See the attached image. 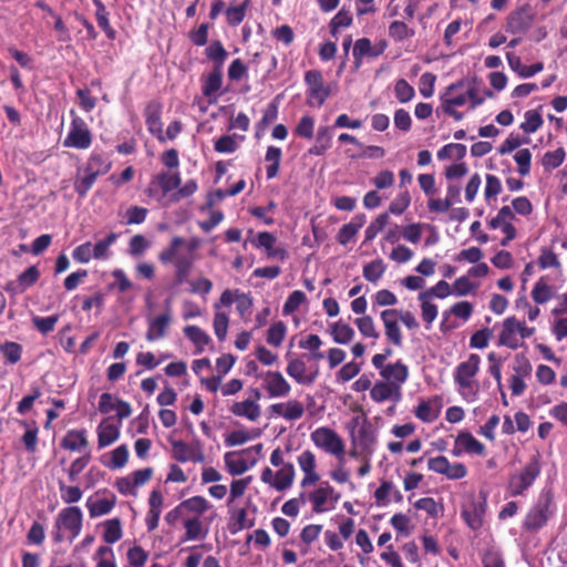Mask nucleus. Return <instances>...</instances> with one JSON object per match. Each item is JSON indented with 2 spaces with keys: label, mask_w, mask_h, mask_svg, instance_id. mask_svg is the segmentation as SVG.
Listing matches in <instances>:
<instances>
[{
  "label": "nucleus",
  "mask_w": 567,
  "mask_h": 567,
  "mask_svg": "<svg viewBox=\"0 0 567 567\" xmlns=\"http://www.w3.org/2000/svg\"><path fill=\"white\" fill-rule=\"evenodd\" d=\"M311 442L320 450L341 458L344 454V442L332 429L320 426L311 432Z\"/></svg>",
  "instance_id": "39448f33"
},
{
  "label": "nucleus",
  "mask_w": 567,
  "mask_h": 567,
  "mask_svg": "<svg viewBox=\"0 0 567 567\" xmlns=\"http://www.w3.org/2000/svg\"><path fill=\"white\" fill-rule=\"evenodd\" d=\"M223 71L213 70L202 78V93L210 104H215L220 96Z\"/></svg>",
  "instance_id": "6ab92c4d"
},
{
  "label": "nucleus",
  "mask_w": 567,
  "mask_h": 567,
  "mask_svg": "<svg viewBox=\"0 0 567 567\" xmlns=\"http://www.w3.org/2000/svg\"><path fill=\"white\" fill-rule=\"evenodd\" d=\"M96 567H117L114 551L109 546H100L94 555Z\"/></svg>",
  "instance_id": "e2e57ef3"
},
{
  "label": "nucleus",
  "mask_w": 567,
  "mask_h": 567,
  "mask_svg": "<svg viewBox=\"0 0 567 567\" xmlns=\"http://www.w3.org/2000/svg\"><path fill=\"white\" fill-rule=\"evenodd\" d=\"M442 399L434 395L427 400H421L414 410L415 416L424 423L434 422L441 413Z\"/></svg>",
  "instance_id": "aec40b11"
},
{
  "label": "nucleus",
  "mask_w": 567,
  "mask_h": 567,
  "mask_svg": "<svg viewBox=\"0 0 567 567\" xmlns=\"http://www.w3.org/2000/svg\"><path fill=\"white\" fill-rule=\"evenodd\" d=\"M82 525L83 513L80 507L69 506L61 509L54 519L53 540L61 543L69 538L72 542L80 535Z\"/></svg>",
  "instance_id": "f03ea898"
},
{
  "label": "nucleus",
  "mask_w": 567,
  "mask_h": 567,
  "mask_svg": "<svg viewBox=\"0 0 567 567\" xmlns=\"http://www.w3.org/2000/svg\"><path fill=\"white\" fill-rule=\"evenodd\" d=\"M381 377L384 379V381L392 383L393 385L398 386L399 390H401V385L406 381L409 377V370L404 363L398 361L395 363L388 364L384 371H382Z\"/></svg>",
  "instance_id": "393cba45"
},
{
  "label": "nucleus",
  "mask_w": 567,
  "mask_h": 567,
  "mask_svg": "<svg viewBox=\"0 0 567 567\" xmlns=\"http://www.w3.org/2000/svg\"><path fill=\"white\" fill-rule=\"evenodd\" d=\"M111 168V163L104 158L101 154H91L87 159L86 169L90 173H94L95 176L106 174Z\"/></svg>",
  "instance_id": "de8ad7c7"
},
{
  "label": "nucleus",
  "mask_w": 567,
  "mask_h": 567,
  "mask_svg": "<svg viewBox=\"0 0 567 567\" xmlns=\"http://www.w3.org/2000/svg\"><path fill=\"white\" fill-rule=\"evenodd\" d=\"M305 497L312 504L315 513H323L334 507L339 501V495L334 493L333 487L328 482H322L320 485L308 493Z\"/></svg>",
  "instance_id": "9b49d317"
},
{
  "label": "nucleus",
  "mask_w": 567,
  "mask_h": 567,
  "mask_svg": "<svg viewBox=\"0 0 567 567\" xmlns=\"http://www.w3.org/2000/svg\"><path fill=\"white\" fill-rule=\"evenodd\" d=\"M473 313V305L468 301H460L453 305L449 310L444 311L443 318L444 321L449 319L450 315H454L455 317L461 318L466 321Z\"/></svg>",
  "instance_id": "6e6d98bb"
},
{
  "label": "nucleus",
  "mask_w": 567,
  "mask_h": 567,
  "mask_svg": "<svg viewBox=\"0 0 567 567\" xmlns=\"http://www.w3.org/2000/svg\"><path fill=\"white\" fill-rule=\"evenodd\" d=\"M172 190L169 172H161L152 177L146 194L156 202L162 203Z\"/></svg>",
  "instance_id": "412c9836"
},
{
  "label": "nucleus",
  "mask_w": 567,
  "mask_h": 567,
  "mask_svg": "<svg viewBox=\"0 0 567 567\" xmlns=\"http://www.w3.org/2000/svg\"><path fill=\"white\" fill-rule=\"evenodd\" d=\"M352 442L361 450V453H364L368 457L374 453L377 434L368 421H364L358 430V433L352 435Z\"/></svg>",
  "instance_id": "a211bd4d"
},
{
  "label": "nucleus",
  "mask_w": 567,
  "mask_h": 567,
  "mask_svg": "<svg viewBox=\"0 0 567 567\" xmlns=\"http://www.w3.org/2000/svg\"><path fill=\"white\" fill-rule=\"evenodd\" d=\"M365 223V216L363 214L355 215L352 220L348 224H344L337 235V240L340 245L346 246L350 240H352L360 228Z\"/></svg>",
  "instance_id": "7c9ffc66"
},
{
  "label": "nucleus",
  "mask_w": 567,
  "mask_h": 567,
  "mask_svg": "<svg viewBox=\"0 0 567 567\" xmlns=\"http://www.w3.org/2000/svg\"><path fill=\"white\" fill-rule=\"evenodd\" d=\"M519 331V321L515 317H508L503 321V329L499 333L498 346H505L509 349H517L519 342L517 334Z\"/></svg>",
  "instance_id": "4be33fe9"
},
{
  "label": "nucleus",
  "mask_w": 567,
  "mask_h": 567,
  "mask_svg": "<svg viewBox=\"0 0 567 567\" xmlns=\"http://www.w3.org/2000/svg\"><path fill=\"white\" fill-rule=\"evenodd\" d=\"M540 473V465L536 457L528 462L524 468L511 476L508 488L512 496L522 495L535 482Z\"/></svg>",
  "instance_id": "1a4fd4ad"
},
{
  "label": "nucleus",
  "mask_w": 567,
  "mask_h": 567,
  "mask_svg": "<svg viewBox=\"0 0 567 567\" xmlns=\"http://www.w3.org/2000/svg\"><path fill=\"white\" fill-rule=\"evenodd\" d=\"M394 95L401 103H408L414 97L415 91L404 79H400L394 84Z\"/></svg>",
  "instance_id": "69168bd1"
},
{
  "label": "nucleus",
  "mask_w": 567,
  "mask_h": 567,
  "mask_svg": "<svg viewBox=\"0 0 567 567\" xmlns=\"http://www.w3.org/2000/svg\"><path fill=\"white\" fill-rule=\"evenodd\" d=\"M533 24V14L528 7L513 11L506 22L505 30L512 34H524Z\"/></svg>",
  "instance_id": "ddd939ff"
},
{
  "label": "nucleus",
  "mask_w": 567,
  "mask_h": 567,
  "mask_svg": "<svg viewBox=\"0 0 567 567\" xmlns=\"http://www.w3.org/2000/svg\"><path fill=\"white\" fill-rule=\"evenodd\" d=\"M184 333L195 344L196 353L203 352L205 347L212 341L210 337L197 326L185 327Z\"/></svg>",
  "instance_id": "58836bf2"
},
{
  "label": "nucleus",
  "mask_w": 567,
  "mask_h": 567,
  "mask_svg": "<svg viewBox=\"0 0 567 567\" xmlns=\"http://www.w3.org/2000/svg\"><path fill=\"white\" fill-rule=\"evenodd\" d=\"M145 121L151 134L164 143L163 123L161 121V107L157 104H150L145 111Z\"/></svg>",
  "instance_id": "b1692460"
},
{
  "label": "nucleus",
  "mask_w": 567,
  "mask_h": 567,
  "mask_svg": "<svg viewBox=\"0 0 567 567\" xmlns=\"http://www.w3.org/2000/svg\"><path fill=\"white\" fill-rule=\"evenodd\" d=\"M386 339L395 347L403 346V337L399 326L398 309H385L380 315Z\"/></svg>",
  "instance_id": "2eb2a0df"
},
{
  "label": "nucleus",
  "mask_w": 567,
  "mask_h": 567,
  "mask_svg": "<svg viewBox=\"0 0 567 567\" xmlns=\"http://www.w3.org/2000/svg\"><path fill=\"white\" fill-rule=\"evenodd\" d=\"M72 121L68 135L63 140V146L68 148L87 150L92 145V133L86 122L71 111Z\"/></svg>",
  "instance_id": "20e7f679"
},
{
  "label": "nucleus",
  "mask_w": 567,
  "mask_h": 567,
  "mask_svg": "<svg viewBox=\"0 0 567 567\" xmlns=\"http://www.w3.org/2000/svg\"><path fill=\"white\" fill-rule=\"evenodd\" d=\"M481 357L476 353L470 354L466 361L461 362L454 371V382L458 386L461 395L468 402L476 400L478 383L474 380L480 371Z\"/></svg>",
  "instance_id": "f257e3e1"
},
{
  "label": "nucleus",
  "mask_w": 567,
  "mask_h": 567,
  "mask_svg": "<svg viewBox=\"0 0 567 567\" xmlns=\"http://www.w3.org/2000/svg\"><path fill=\"white\" fill-rule=\"evenodd\" d=\"M506 59L508 61L509 68L520 78H532L544 69V64L542 62H537L532 65H524L520 61V58L513 52H507Z\"/></svg>",
  "instance_id": "cd10ccee"
},
{
  "label": "nucleus",
  "mask_w": 567,
  "mask_h": 567,
  "mask_svg": "<svg viewBox=\"0 0 567 567\" xmlns=\"http://www.w3.org/2000/svg\"><path fill=\"white\" fill-rule=\"evenodd\" d=\"M389 35L395 41H403L414 35V30L409 28L404 21L394 20L389 25Z\"/></svg>",
  "instance_id": "3c124183"
},
{
  "label": "nucleus",
  "mask_w": 567,
  "mask_h": 567,
  "mask_svg": "<svg viewBox=\"0 0 567 567\" xmlns=\"http://www.w3.org/2000/svg\"><path fill=\"white\" fill-rule=\"evenodd\" d=\"M239 147L236 135H223L215 141L214 150L221 154L235 153Z\"/></svg>",
  "instance_id": "bf43d9fd"
},
{
  "label": "nucleus",
  "mask_w": 567,
  "mask_h": 567,
  "mask_svg": "<svg viewBox=\"0 0 567 567\" xmlns=\"http://www.w3.org/2000/svg\"><path fill=\"white\" fill-rule=\"evenodd\" d=\"M467 85L465 80L450 84L440 96L442 105L456 107L465 105L468 100Z\"/></svg>",
  "instance_id": "4468645a"
},
{
  "label": "nucleus",
  "mask_w": 567,
  "mask_h": 567,
  "mask_svg": "<svg viewBox=\"0 0 567 567\" xmlns=\"http://www.w3.org/2000/svg\"><path fill=\"white\" fill-rule=\"evenodd\" d=\"M264 383L270 398H285L291 391V385L278 371H268L264 377Z\"/></svg>",
  "instance_id": "f3484780"
},
{
  "label": "nucleus",
  "mask_w": 567,
  "mask_h": 567,
  "mask_svg": "<svg viewBox=\"0 0 567 567\" xmlns=\"http://www.w3.org/2000/svg\"><path fill=\"white\" fill-rule=\"evenodd\" d=\"M172 455L179 463H203L205 461L204 447L200 441L186 443L182 440H172Z\"/></svg>",
  "instance_id": "9d476101"
},
{
  "label": "nucleus",
  "mask_w": 567,
  "mask_h": 567,
  "mask_svg": "<svg viewBox=\"0 0 567 567\" xmlns=\"http://www.w3.org/2000/svg\"><path fill=\"white\" fill-rule=\"evenodd\" d=\"M195 257L193 255H179L175 258V280L177 285L184 284L193 268Z\"/></svg>",
  "instance_id": "c9c22d12"
},
{
  "label": "nucleus",
  "mask_w": 567,
  "mask_h": 567,
  "mask_svg": "<svg viewBox=\"0 0 567 567\" xmlns=\"http://www.w3.org/2000/svg\"><path fill=\"white\" fill-rule=\"evenodd\" d=\"M230 411L237 416H244L250 421H256L260 416V406L252 400L236 402Z\"/></svg>",
  "instance_id": "f704fd0d"
},
{
  "label": "nucleus",
  "mask_w": 567,
  "mask_h": 567,
  "mask_svg": "<svg viewBox=\"0 0 567 567\" xmlns=\"http://www.w3.org/2000/svg\"><path fill=\"white\" fill-rule=\"evenodd\" d=\"M360 333L365 338H372L377 340L379 332L375 330L374 321L370 316H363L354 320Z\"/></svg>",
  "instance_id": "052dcab7"
},
{
  "label": "nucleus",
  "mask_w": 567,
  "mask_h": 567,
  "mask_svg": "<svg viewBox=\"0 0 567 567\" xmlns=\"http://www.w3.org/2000/svg\"><path fill=\"white\" fill-rule=\"evenodd\" d=\"M465 155L466 146L458 143L446 144L437 152V158L440 161L462 159Z\"/></svg>",
  "instance_id": "09e8293b"
},
{
  "label": "nucleus",
  "mask_w": 567,
  "mask_h": 567,
  "mask_svg": "<svg viewBox=\"0 0 567 567\" xmlns=\"http://www.w3.org/2000/svg\"><path fill=\"white\" fill-rule=\"evenodd\" d=\"M450 295H452V289L449 282H446L445 280H440L435 286L420 292L417 299H433L434 297L443 299L449 297Z\"/></svg>",
  "instance_id": "8fccbe9b"
},
{
  "label": "nucleus",
  "mask_w": 567,
  "mask_h": 567,
  "mask_svg": "<svg viewBox=\"0 0 567 567\" xmlns=\"http://www.w3.org/2000/svg\"><path fill=\"white\" fill-rule=\"evenodd\" d=\"M307 358L308 355L305 353L297 357L290 353L286 354L288 361L286 372L300 385H311L319 375V368L317 365H308Z\"/></svg>",
  "instance_id": "7ed1b4c3"
},
{
  "label": "nucleus",
  "mask_w": 567,
  "mask_h": 567,
  "mask_svg": "<svg viewBox=\"0 0 567 567\" xmlns=\"http://www.w3.org/2000/svg\"><path fill=\"white\" fill-rule=\"evenodd\" d=\"M206 56L214 61L215 68L214 70H221L223 64L228 55L227 51L223 47L220 41L212 42L205 50Z\"/></svg>",
  "instance_id": "37998d69"
},
{
  "label": "nucleus",
  "mask_w": 567,
  "mask_h": 567,
  "mask_svg": "<svg viewBox=\"0 0 567 567\" xmlns=\"http://www.w3.org/2000/svg\"><path fill=\"white\" fill-rule=\"evenodd\" d=\"M61 498L65 504H74L81 501L83 492L79 486L66 485L59 481Z\"/></svg>",
  "instance_id": "13d9d810"
},
{
  "label": "nucleus",
  "mask_w": 567,
  "mask_h": 567,
  "mask_svg": "<svg viewBox=\"0 0 567 567\" xmlns=\"http://www.w3.org/2000/svg\"><path fill=\"white\" fill-rule=\"evenodd\" d=\"M330 333L333 341L339 344L350 343L355 334L354 330L342 320L330 324Z\"/></svg>",
  "instance_id": "e433bc0d"
},
{
  "label": "nucleus",
  "mask_w": 567,
  "mask_h": 567,
  "mask_svg": "<svg viewBox=\"0 0 567 567\" xmlns=\"http://www.w3.org/2000/svg\"><path fill=\"white\" fill-rule=\"evenodd\" d=\"M272 414L285 419L288 422L300 420L305 414L303 403L291 399L286 402L275 403L270 405Z\"/></svg>",
  "instance_id": "dca6fc26"
},
{
  "label": "nucleus",
  "mask_w": 567,
  "mask_h": 567,
  "mask_svg": "<svg viewBox=\"0 0 567 567\" xmlns=\"http://www.w3.org/2000/svg\"><path fill=\"white\" fill-rule=\"evenodd\" d=\"M553 499L549 493L543 494L538 502L527 513L523 527L529 532H536L546 525L553 515Z\"/></svg>",
  "instance_id": "0eeeda50"
},
{
  "label": "nucleus",
  "mask_w": 567,
  "mask_h": 567,
  "mask_svg": "<svg viewBox=\"0 0 567 567\" xmlns=\"http://www.w3.org/2000/svg\"><path fill=\"white\" fill-rule=\"evenodd\" d=\"M352 54L355 63L359 65L363 56L375 58L380 52L373 49L372 43L368 38H361L354 43Z\"/></svg>",
  "instance_id": "c03bdc74"
},
{
  "label": "nucleus",
  "mask_w": 567,
  "mask_h": 567,
  "mask_svg": "<svg viewBox=\"0 0 567 567\" xmlns=\"http://www.w3.org/2000/svg\"><path fill=\"white\" fill-rule=\"evenodd\" d=\"M566 158V152L563 147H558L553 152H546L543 157V166L546 169H555L559 167Z\"/></svg>",
  "instance_id": "0e129e2a"
},
{
  "label": "nucleus",
  "mask_w": 567,
  "mask_h": 567,
  "mask_svg": "<svg viewBox=\"0 0 567 567\" xmlns=\"http://www.w3.org/2000/svg\"><path fill=\"white\" fill-rule=\"evenodd\" d=\"M209 508V503L203 496H193L179 504L176 509H187L197 514H203Z\"/></svg>",
  "instance_id": "4d7b16f0"
},
{
  "label": "nucleus",
  "mask_w": 567,
  "mask_h": 567,
  "mask_svg": "<svg viewBox=\"0 0 567 567\" xmlns=\"http://www.w3.org/2000/svg\"><path fill=\"white\" fill-rule=\"evenodd\" d=\"M353 18L350 10L342 8L330 21V32L333 37H337L340 28H347L352 24Z\"/></svg>",
  "instance_id": "864d4df0"
},
{
  "label": "nucleus",
  "mask_w": 567,
  "mask_h": 567,
  "mask_svg": "<svg viewBox=\"0 0 567 567\" xmlns=\"http://www.w3.org/2000/svg\"><path fill=\"white\" fill-rule=\"evenodd\" d=\"M123 536L120 518H112L104 522L103 539L107 544L118 542Z\"/></svg>",
  "instance_id": "a18cd8bd"
},
{
  "label": "nucleus",
  "mask_w": 567,
  "mask_h": 567,
  "mask_svg": "<svg viewBox=\"0 0 567 567\" xmlns=\"http://www.w3.org/2000/svg\"><path fill=\"white\" fill-rule=\"evenodd\" d=\"M281 156H282V152L279 147L268 146L266 155H265V161L270 163L266 169L268 179H272L278 175Z\"/></svg>",
  "instance_id": "79ce46f5"
},
{
  "label": "nucleus",
  "mask_w": 567,
  "mask_h": 567,
  "mask_svg": "<svg viewBox=\"0 0 567 567\" xmlns=\"http://www.w3.org/2000/svg\"><path fill=\"white\" fill-rule=\"evenodd\" d=\"M89 442L84 430H71L61 441V446L72 452H80L87 446Z\"/></svg>",
  "instance_id": "2f4dec72"
},
{
  "label": "nucleus",
  "mask_w": 567,
  "mask_h": 567,
  "mask_svg": "<svg viewBox=\"0 0 567 567\" xmlns=\"http://www.w3.org/2000/svg\"><path fill=\"white\" fill-rule=\"evenodd\" d=\"M117 237L118 235L116 233H111L105 238L99 240L96 244H92L94 259H107L111 256L110 248L117 240Z\"/></svg>",
  "instance_id": "ea45409f"
},
{
  "label": "nucleus",
  "mask_w": 567,
  "mask_h": 567,
  "mask_svg": "<svg viewBox=\"0 0 567 567\" xmlns=\"http://www.w3.org/2000/svg\"><path fill=\"white\" fill-rule=\"evenodd\" d=\"M485 506L483 503L471 502L462 511V516L468 527L473 530L480 529L483 525Z\"/></svg>",
  "instance_id": "bb28decb"
},
{
  "label": "nucleus",
  "mask_w": 567,
  "mask_h": 567,
  "mask_svg": "<svg viewBox=\"0 0 567 567\" xmlns=\"http://www.w3.org/2000/svg\"><path fill=\"white\" fill-rule=\"evenodd\" d=\"M97 446L104 449L113 444L120 436V429L109 419L103 420L97 426Z\"/></svg>",
  "instance_id": "c85d7f7f"
},
{
  "label": "nucleus",
  "mask_w": 567,
  "mask_h": 567,
  "mask_svg": "<svg viewBox=\"0 0 567 567\" xmlns=\"http://www.w3.org/2000/svg\"><path fill=\"white\" fill-rule=\"evenodd\" d=\"M386 265L382 259L372 260L363 266L362 275L365 280L377 284L384 275Z\"/></svg>",
  "instance_id": "a19ab883"
},
{
  "label": "nucleus",
  "mask_w": 567,
  "mask_h": 567,
  "mask_svg": "<svg viewBox=\"0 0 567 567\" xmlns=\"http://www.w3.org/2000/svg\"><path fill=\"white\" fill-rule=\"evenodd\" d=\"M370 395L373 401L379 403L386 400L399 402L401 400V390L392 383L379 381L371 388Z\"/></svg>",
  "instance_id": "5701e85b"
},
{
  "label": "nucleus",
  "mask_w": 567,
  "mask_h": 567,
  "mask_svg": "<svg viewBox=\"0 0 567 567\" xmlns=\"http://www.w3.org/2000/svg\"><path fill=\"white\" fill-rule=\"evenodd\" d=\"M115 502L116 497L114 495H112L110 498L100 499H92V497H90L86 501V507L89 509L90 516L94 518L109 514L113 509Z\"/></svg>",
  "instance_id": "473e14b6"
},
{
  "label": "nucleus",
  "mask_w": 567,
  "mask_h": 567,
  "mask_svg": "<svg viewBox=\"0 0 567 567\" xmlns=\"http://www.w3.org/2000/svg\"><path fill=\"white\" fill-rule=\"evenodd\" d=\"M524 117L525 121L520 124V130L527 134L535 133L544 123L542 115L536 110L526 111Z\"/></svg>",
  "instance_id": "603ef678"
},
{
  "label": "nucleus",
  "mask_w": 567,
  "mask_h": 567,
  "mask_svg": "<svg viewBox=\"0 0 567 567\" xmlns=\"http://www.w3.org/2000/svg\"><path fill=\"white\" fill-rule=\"evenodd\" d=\"M275 243L276 238L274 235L267 231H262L258 234L256 246L264 248L268 257L285 259L286 251L281 248H276Z\"/></svg>",
  "instance_id": "72a5a7b5"
},
{
  "label": "nucleus",
  "mask_w": 567,
  "mask_h": 567,
  "mask_svg": "<svg viewBox=\"0 0 567 567\" xmlns=\"http://www.w3.org/2000/svg\"><path fill=\"white\" fill-rule=\"evenodd\" d=\"M94 4L96 6L95 17L99 27L106 33L107 38L114 39L115 31L109 22L105 6L101 2V0H94Z\"/></svg>",
  "instance_id": "5fc2aeb1"
},
{
  "label": "nucleus",
  "mask_w": 567,
  "mask_h": 567,
  "mask_svg": "<svg viewBox=\"0 0 567 567\" xmlns=\"http://www.w3.org/2000/svg\"><path fill=\"white\" fill-rule=\"evenodd\" d=\"M296 477V470L292 463H287L278 471L274 472L270 467L262 470L260 480L278 492L290 488Z\"/></svg>",
  "instance_id": "6e6552de"
},
{
  "label": "nucleus",
  "mask_w": 567,
  "mask_h": 567,
  "mask_svg": "<svg viewBox=\"0 0 567 567\" xmlns=\"http://www.w3.org/2000/svg\"><path fill=\"white\" fill-rule=\"evenodd\" d=\"M550 278L542 276L534 285L530 296L535 303L544 305L555 296V288L549 285Z\"/></svg>",
  "instance_id": "a878e982"
},
{
  "label": "nucleus",
  "mask_w": 567,
  "mask_h": 567,
  "mask_svg": "<svg viewBox=\"0 0 567 567\" xmlns=\"http://www.w3.org/2000/svg\"><path fill=\"white\" fill-rule=\"evenodd\" d=\"M515 215L513 209L509 206H503L498 210L497 215L488 221V226L492 229H497L513 221Z\"/></svg>",
  "instance_id": "338daca9"
},
{
  "label": "nucleus",
  "mask_w": 567,
  "mask_h": 567,
  "mask_svg": "<svg viewBox=\"0 0 567 567\" xmlns=\"http://www.w3.org/2000/svg\"><path fill=\"white\" fill-rule=\"evenodd\" d=\"M458 445L462 446L463 451L468 454L484 455L485 446L477 439H475L470 432H460L456 436Z\"/></svg>",
  "instance_id": "4c0bfd02"
},
{
  "label": "nucleus",
  "mask_w": 567,
  "mask_h": 567,
  "mask_svg": "<svg viewBox=\"0 0 567 567\" xmlns=\"http://www.w3.org/2000/svg\"><path fill=\"white\" fill-rule=\"evenodd\" d=\"M240 452H227L224 455V462L227 471L231 475H241L251 468L256 461L247 462L239 455Z\"/></svg>",
  "instance_id": "c756f323"
},
{
  "label": "nucleus",
  "mask_w": 567,
  "mask_h": 567,
  "mask_svg": "<svg viewBox=\"0 0 567 567\" xmlns=\"http://www.w3.org/2000/svg\"><path fill=\"white\" fill-rule=\"evenodd\" d=\"M172 310L169 303L166 306V310L164 313L157 317H148L147 318V331L145 338L150 342H154L156 340L163 339L166 336L167 329L172 323Z\"/></svg>",
  "instance_id": "f8f14e48"
},
{
  "label": "nucleus",
  "mask_w": 567,
  "mask_h": 567,
  "mask_svg": "<svg viewBox=\"0 0 567 567\" xmlns=\"http://www.w3.org/2000/svg\"><path fill=\"white\" fill-rule=\"evenodd\" d=\"M389 223V214L388 213H384V214H381L379 215L373 221L370 223V225L365 228V231H364V236H365V241H371L373 240L377 235L383 230V228L388 225Z\"/></svg>",
  "instance_id": "680f3d73"
},
{
  "label": "nucleus",
  "mask_w": 567,
  "mask_h": 567,
  "mask_svg": "<svg viewBox=\"0 0 567 567\" xmlns=\"http://www.w3.org/2000/svg\"><path fill=\"white\" fill-rule=\"evenodd\" d=\"M307 85V104L311 107H320L330 96L331 91L323 82L322 73L318 70H309L305 73Z\"/></svg>",
  "instance_id": "423d86ee"
},
{
  "label": "nucleus",
  "mask_w": 567,
  "mask_h": 567,
  "mask_svg": "<svg viewBox=\"0 0 567 567\" xmlns=\"http://www.w3.org/2000/svg\"><path fill=\"white\" fill-rule=\"evenodd\" d=\"M216 310L214 316V332L219 341H224L227 337L229 318L226 312L219 310V305H214Z\"/></svg>",
  "instance_id": "49530a36"
},
{
  "label": "nucleus",
  "mask_w": 567,
  "mask_h": 567,
  "mask_svg": "<svg viewBox=\"0 0 567 567\" xmlns=\"http://www.w3.org/2000/svg\"><path fill=\"white\" fill-rule=\"evenodd\" d=\"M147 557V553L142 547L134 546L127 551L128 566L126 567H143Z\"/></svg>",
  "instance_id": "774afa93"
}]
</instances>
